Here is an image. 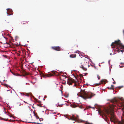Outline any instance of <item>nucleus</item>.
Returning a JSON list of instances; mask_svg holds the SVG:
<instances>
[{
  "instance_id": "1",
  "label": "nucleus",
  "mask_w": 124,
  "mask_h": 124,
  "mask_svg": "<svg viewBox=\"0 0 124 124\" xmlns=\"http://www.w3.org/2000/svg\"><path fill=\"white\" fill-rule=\"evenodd\" d=\"M111 46L112 48H115L117 46L118 49H117V50L118 52L121 51L124 52V46L121 43L119 40L115 41L114 42H112L111 44Z\"/></svg>"
},
{
  "instance_id": "2",
  "label": "nucleus",
  "mask_w": 124,
  "mask_h": 124,
  "mask_svg": "<svg viewBox=\"0 0 124 124\" xmlns=\"http://www.w3.org/2000/svg\"><path fill=\"white\" fill-rule=\"evenodd\" d=\"M110 120L111 122H113L114 123H118V124H124V116H123V115L122 116V119L121 121L118 120L113 112H112L110 114Z\"/></svg>"
},
{
  "instance_id": "3",
  "label": "nucleus",
  "mask_w": 124,
  "mask_h": 124,
  "mask_svg": "<svg viewBox=\"0 0 124 124\" xmlns=\"http://www.w3.org/2000/svg\"><path fill=\"white\" fill-rule=\"evenodd\" d=\"M81 97L84 99H91L92 97L95 95L91 93H87L85 91V90H81L80 92Z\"/></svg>"
},
{
  "instance_id": "4",
  "label": "nucleus",
  "mask_w": 124,
  "mask_h": 124,
  "mask_svg": "<svg viewBox=\"0 0 124 124\" xmlns=\"http://www.w3.org/2000/svg\"><path fill=\"white\" fill-rule=\"evenodd\" d=\"M84 63L83 65H82L80 67L84 70L86 71L87 70V68L89 67L90 65L86 62H84Z\"/></svg>"
},
{
  "instance_id": "5",
  "label": "nucleus",
  "mask_w": 124,
  "mask_h": 124,
  "mask_svg": "<svg viewBox=\"0 0 124 124\" xmlns=\"http://www.w3.org/2000/svg\"><path fill=\"white\" fill-rule=\"evenodd\" d=\"M75 81L71 78H68L67 83L69 85H71L73 83H75Z\"/></svg>"
},
{
  "instance_id": "6",
  "label": "nucleus",
  "mask_w": 124,
  "mask_h": 124,
  "mask_svg": "<svg viewBox=\"0 0 124 124\" xmlns=\"http://www.w3.org/2000/svg\"><path fill=\"white\" fill-rule=\"evenodd\" d=\"M107 81L106 80L102 79L100 81V82L99 83L96 84V86H98L103 83H104V84H105L106 83V82Z\"/></svg>"
},
{
  "instance_id": "7",
  "label": "nucleus",
  "mask_w": 124,
  "mask_h": 124,
  "mask_svg": "<svg viewBox=\"0 0 124 124\" xmlns=\"http://www.w3.org/2000/svg\"><path fill=\"white\" fill-rule=\"evenodd\" d=\"M51 48L57 51H60L61 50V48L59 46H54L52 47Z\"/></svg>"
},
{
  "instance_id": "8",
  "label": "nucleus",
  "mask_w": 124,
  "mask_h": 124,
  "mask_svg": "<svg viewBox=\"0 0 124 124\" xmlns=\"http://www.w3.org/2000/svg\"><path fill=\"white\" fill-rule=\"evenodd\" d=\"M39 104H37V105L39 106L40 107H42L43 108H45V106H42V104H41V102L40 101H39Z\"/></svg>"
},
{
  "instance_id": "9",
  "label": "nucleus",
  "mask_w": 124,
  "mask_h": 124,
  "mask_svg": "<svg viewBox=\"0 0 124 124\" xmlns=\"http://www.w3.org/2000/svg\"><path fill=\"white\" fill-rule=\"evenodd\" d=\"M71 119L75 120L77 119V118L75 117V116L73 115L72 116L71 118Z\"/></svg>"
},
{
  "instance_id": "10",
  "label": "nucleus",
  "mask_w": 124,
  "mask_h": 124,
  "mask_svg": "<svg viewBox=\"0 0 124 124\" xmlns=\"http://www.w3.org/2000/svg\"><path fill=\"white\" fill-rule=\"evenodd\" d=\"M76 56V54H72L70 55V57L71 58H75Z\"/></svg>"
},
{
  "instance_id": "11",
  "label": "nucleus",
  "mask_w": 124,
  "mask_h": 124,
  "mask_svg": "<svg viewBox=\"0 0 124 124\" xmlns=\"http://www.w3.org/2000/svg\"><path fill=\"white\" fill-rule=\"evenodd\" d=\"M114 86L113 85H112L110 87H109L108 88V89H109L112 90V89H114Z\"/></svg>"
},
{
  "instance_id": "12",
  "label": "nucleus",
  "mask_w": 124,
  "mask_h": 124,
  "mask_svg": "<svg viewBox=\"0 0 124 124\" xmlns=\"http://www.w3.org/2000/svg\"><path fill=\"white\" fill-rule=\"evenodd\" d=\"M34 115L36 117V118L35 119H39V117L37 115V114H36L35 113H34Z\"/></svg>"
},
{
  "instance_id": "13",
  "label": "nucleus",
  "mask_w": 124,
  "mask_h": 124,
  "mask_svg": "<svg viewBox=\"0 0 124 124\" xmlns=\"http://www.w3.org/2000/svg\"><path fill=\"white\" fill-rule=\"evenodd\" d=\"M52 85L53 86L57 87V84L55 82H53L52 84Z\"/></svg>"
},
{
  "instance_id": "14",
  "label": "nucleus",
  "mask_w": 124,
  "mask_h": 124,
  "mask_svg": "<svg viewBox=\"0 0 124 124\" xmlns=\"http://www.w3.org/2000/svg\"><path fill=\"white\" fill-rule=\"evenodd\" d=\"M23 74H24L25 75H28V73L25 71H23Z\"/></svg>"
},
{
  "instance_id": "15",
  "label": "nucleus",
  "mask_w": 124,
  "mask_h": 124,
  "mask_svg": "<svg viewBox=\"0 0 124 124\" xmlns=\"http://www.w3.org/2000/svg\"><path fill=\"white\" fill-rule=\"evenodd\" d=\"M53 76V75L52 74H47L46 75V76L47 77H50L52 76Z\"/></svg>"
},
{
  "instance_id": "16",
  "label": "nucleus",
  "mask_w": 124,
  "mask_h": 124,
  "mask_svg": "<svg viewBox=\"0 0 124 124\" xmlns=\"http://www.w3.org/2000/svg\"><path fill=\"white\" fill-rule=\"evenodd\" d=\"M16 94L15 92L12 93V97H14L16 95Z\"/></svg>"
},
{
  "instance_id": "17",
  "label": "nucleus",
  "mask_w": 124,
  "mask_h": 124,
  "mask_svg": "<svg viewBox=\"0 0 124 124\" xmlns=\"http://www.w3.org/2000/svg\"><path fill=\"white\" fill-rule=\"evenodd\" d=\"M16 76H22L21 75H20L19 74H18V73H16Z\"/></svg>"
},
{
  "instance_id": "18",
  "label": "nucleus",
  "mask_w": 124,
  "mask_h": 124,
  "mask_svg": "<svg viewBox=\"0 0 124 124\" xmlns=\"http://www.w3.org/2000/svg\"><path fill=\"white\" fill-rule=\"evenodd\" d=\"M56 73H57L56 72V73H55V72L54 73V74L55 75H56V76H59L60 75V74L59 73H57V74Z\"/></svg>"
},
{
  "instance_id": "19",
  "label": "nucleus",
  "mask_w": 124,
  "mask_h": 124,
  "mask_svg": "<svg viewBox=\"0 0 124 124\" xmlns=\"http://www.w3.org/2000/svg\"><path fill=\"white\" fill-rule=\"evenodd\" d=\"M106 112L107 114H108L109 113V111L108 110H106Z\"/></svg>"
},
{
  "instance_id": "20",
  "label": "nucleus",
  "mask_w": 124,
  "mask_h": 124,
  "mask_svg": "<svg viewBox=\"0 0 124 124\" xmlns=\"http://www.w3.org/2000/svg\"><path fill=\"white\" fill-rule=\"evenodd\" d=\"M30 123H37V124H39V123L36 122H29Z\"/></svg>"
},
{
  "instance_id": "21",
  "label": "nucleus",
  "mask_w": 124,
  "mask_h": 124,
  "mask_svg": "<svg viewBox=\"0 0 124 124\" xmlns=\"http://www.w3.org/2000/svg\"><path fill=\"white\" fill-rule=\"evenodd\" d=\"M97 77H98V79L99 80L100 79V76H99V75H97Z\"/></svg>"
},
{
  "instance_id": "22",
  "label": "nucleus",
  "mask_w": 124,
  "mask_h": 124,
  "mask_svg": "<svg viewBox=\"0 0 124 124\" xmlns=\"http://www.w3.org/2000/svg\"><path fill=\"white\" fill-rule=\"evenodd\" d=\"M18 37H16L15 38V40H17L18 39Z\"/></svg>"
},
{
  "instance_id": "23",
  "label": "nucleus",
  "mask_w": 124,
  "mask_h": 124,
  "mask_svg": "<svg viewBox=\"0 0 124 124\" xmlns=\"http://www.w3.org/2000/svg\"><path fill=\"white\" fill-rule=\"evenodd\" d=\"M88 107L89 108H93V109H94V107H91V106H89Z\"/></svg>"
},
{
  "instance_id": "24",
  "label": "nucleus",
  "mask_w": 124,
  "mask_h": 124,
  "mask_svg": "<svg viewBox=\"0 0 124 124\" xmlns=\"http://www.w3.org/2000/svg\"><path fill=\"white\" fill-rule=\"evenodd\" d=\"M80 77H83V75L82 74H80Z\"/></svg>"
},
{
  "instance_id": "25",
  "label": "nucleus",
  "mask_w": 124,
  "mask_h": 124,
  "mask_svg": "<svg viewBox=\"0 0 124 124\" xmlns=\"http://www.w3.org/2000/svg\"><path fill=\"white\" fill-rule=\"evenodd\" d=\"M73 106H74L73 107L74 108L77 107V106L76 105H73Z\"/></svg>"
},
{
  "instance_id": "26",
  "label": "nucleus",
  "mask_w": 124,
  "mask_h": 124,
  "mask_svg": "<svg viewBox=\"0 0 124 124\" xmlns=\"http://www.w3.org/2000/svg\"><path fill=\"white\" fill-rule=\"evenodd\" d=\"M62 105H62H58V106H59V107H61V106Z\"/></svg>"
},
{
  "instance_id": "27",
  "label": "nucleus",
  "mask_w": 124,
  "mask_h": 124,
  "mask_svg": "<svg viewBox=\"0 0 124 124\" xmlns=\"http://www.w3.org/2000/svg\"><path fill=\"white\" fill-rule=\"evenodd\" d=\"M13 75H14L16 76V73H13Z\"/></svg>"
},
{
  "instance_id": "28",
  "label": "nucleus",
  "mask_w": 124,
  "mask_h": 124,
  "mask_svg": "<svg viewBox=\"0 0 124 124\" xmlns=\"http://www.w3.org/2000/svg\"><path fill=\"white\" fill-rule=\"evenodd\" d=\"M123 87V86H121V87H120V86H119L118 87V88H119V89H120L121 87Z\"/></svg>"
},
{
  "instance_id": "29",
  "label": "nucleus",
  "mask_w": 124,
  "mask_h": 124,
  "mask_svg": "<svg viewBox=\"0 0 124 124\" xmlns=\"http://www.w3.org/2000/svg\"><path fill=\"white\" fill-rule=\"evenodd\" d=\"M99 114H100V113L101 112V113L102 114V112L101 111H99Z\"/></svg>"
},
{
  "instance_id": "30",
  "label": "nucleus",
  "mask_w": 124,
  "mask_h": 124,
  "mask_svg": "<svg viewBox=\"0 0 124 124\" xmlns=\"http://www.w3.org/2000/svg\"><path fill=\"white\" fill-rule=\"evenodd\" d=\"M54 116H55L54 118H55L56 117H57V116L56 115H54Z\"/></svg>"
},
{
  "instance_id": "31",
  "label": "nucleus",
  "mask_w": 124,
  "mask_h": 124,
  "mask_svg": "<svg viewBox=\"0 0 124 124\" xmlns=\"http://www.w3.org/2000/svg\"><path fill=\"white\" fill-rule=\"evenodd\" d=\"M52 114H56V113H55V112H54V113H52ZM57 114V115H58V114Z\"/></svg>"
},
{
  "instance_id": "32",
  "label": "nucleus",
  "mask_w": 124,
  "mask_h": 124,
  "mask_svg": "<svg viewBox=\"0 0 124 124\" xmlns=\"http://www.w3.org/2000/svg\"><path fill=\"white\" fill-rule=\"evenodd\" d=\"M113 83L114 84H116V82H115V81H114V82H113Z\"/></svg>"
},
{
  "instance_id": "33",
  "label": "nucleus",
  "mask_w": 124,
  "mask_h": 124,
  "mask_svg": "<svg viewBox=\"0 0 124 124\" xmlns=\"http://www.w3.org/2000/svg\"><path fill=\"white\" fill-rule=\"evenodd\" d=\"M24 23H23V22H22V23H21L22 24H24Z\"/></svg>"
},
{
  "instance_id": "34",
  "label": "nucleus",
  "mask_w": 124,
  "mask_h": 124,
  "mask_svg": "<svg viewBox=\"0 0 124 124\" xmlns=\"http://www.w3.org/2000/svg\"><path fill=\"white\" fill-rule=\"evenodd\" d=\"M10 71L11 73V72H12V71H11V69L10 70Z\"/></svg>"
},
{
  "instance_id": "35",
  "label": "nucleus",
  "mask_w": 124,
  "mask_h": 124,
  "mask_svg": "<svg viewBox=\"0 0 124 124\" xmlns=\"http://www.w3.org/2000/svg\"><path fill=\"white\" fill-rule=\"evenodd\" d=\"M78 116H77V117H77V119H78Z\"/></svg>"
},
{
  "instance_id": "36",
  "label": "nucleus",
  "mask_w": 124,
  "mask_h": 124,
  "mask_svg": "<svg viewBox=\"0 0 124 124\" xmlns=\"http://www.w3.org/2000/svg\"><path fill=\"white\" fill-rule=\"evenodd\" d=\"M11 73H12V74H13V73H14L13 72H11Z\"/></svg>"
},
{
  "instance_id": "37",
  "label": "nucleus",
  "mask_w": 124,
  "mask_h": 124,
  "mask_svg": "<svg viewBox=\"0 0 124 124\" xmlns=\"http://www.w3.org/2000/svg\"><path fill=\"white\" fill-rule=\"evenodd\" d=\"M7 14H8V13H7Z\"/></svg>"
},
{
  "instance_id": "38",
  "label": "nucleus",
  "mask_w": 124,
  "mask_h": 124,
  "mask_svg": "<svg viewBox=\"0 0 124 124\" xmlns=\"http://www.w3.org/2000/svg\"><path fill=\"white\" fill-rule=\"evenodd\" d=\"M110 55H112V53H110Z\"/></svg>"
},
{
  "instance_id": "39",
  "label": "nucleus",
  "mask_w": 124,
  "mask_h": 124,
  "mask_svg": "<svg viewBox=\"0 0 124 124\" xmlns=\"http://www.w3.org/2000/svg\"><path fill=\"white\" fill-rule=\"evenodd\" d=\"M27 22L26 23H26H26L27 24Z\"/></svg>"
},
{
  "instance_id": "40",
  "label": "nucleus",
  "mask_w": 124,
  "mask_h": 124,
  "mask_svg": "<svg viewBox=\"0 0 124 124\" xmlns=\"http://www.w3.org/2000/svg\"><path fill=\"white\" fill-rule=\"evenodd\" d=\"M24 102L25 103H26V102H25V101H24Z\"/></svg>"
},
{
  "instance_id": "41",
  "label": "nucleus",
  "mask_w": 124,
  "mask_h": 124,
  "mask_svg": "<svg viewBox=\"0 0 124 124\" xmlns=\"http://www.w3.org/2000/svg\"><path fill=\"white\" fill-rule=\"evenodd\" d=\"M10 117H11V116H10Z\"/></svg>"
}]
</instances>
